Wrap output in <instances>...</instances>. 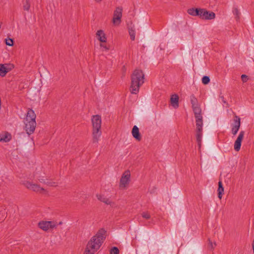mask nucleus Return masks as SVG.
<instances>
[{
    "label": "nucleus",
    "instance_id": "30",
    "mask_svg": "<svg viewBox=\"0 0 254 254\" xmlns=\"http://www.w3.org/2000/svg\"><path fill=\"white\" fill-rule=\"evenodd\" d=\"M141 215L142 217L146 219H149L150 218V215L148 212H143Z\"/></svg>",
    "mask_w": 254,
    "mask_h": 254
},
{
    "label": "nucleus",
    "instance_id": "26",
    "mask_svg": "<svg viewBox=\"0 0 254 254\" xmlns=\"http://www.w3.org/2000/svg\"><path fill=\"white\" fill-rule=\"evenodd\" d=\"M5 43L7 46H12L14 44V41L11 38H6L5 39Z\"/></svg>",
    "mask_w": 254,
    "mask_h": 254
},
{
    "label": "nucleus",
    "instance_id": "27",
    "mask_svg": "<svg viewBox=\"0 0 254 254\" xmlns=\"http://www.w3.org/2000/svg\"><path fill=\"white\" fill-rule=\"evenodd\" d=\"M210 82V79L208 76H203L202 78V82L204 84H207Z\"/></svg>",
    "mask_w": 254,
    "mask_h": 254
},
{
    "label": "nucleus",
    "instance_id": "21",
    "mask_svg": "<svg viewBox=\"0 0 254 254\" xmlns=\"http://www.w3.org/2000/svg\"><path fill=\"white\" fill-rule=\"evenodd\" d=\"M196 118V122L197 129L200 131L202 126V121L201 113L194 114Z\"/></svg>",
    "mask_w": 254,
    "mask_h": 254
},
{
    "label": "nucleus",
    "instance_id": "22",
    "mask_svg": "<svg viewBox=\"0 0 254 254\" xmlns=\"http://www.w3.org/2000/svg\"><path fill=\"white\" fill-rule=\"evenodd\" d=\"M224 189L222 183L221 181H219L218 183V188L217 190L218 197L219 198V199H222V196L224 194Z\"/></svg>",
    "mask_w": 254,
    "mask_h": 254
},
{
    "label": "nucleus",
    "instance_id": "17",
    "mask_svg": "<svg viewBox=\"0 0 254 254\" xmlns=\"http://www.w3.org/2000/svg\"><path fill=\"white\" fill-rule=\"evenodd\" d=\"M234 121V123L232 127L231 132L233 135H236L240 127V118L238 117H235Z\"/></svg>",
    "mask_w": 254,
    "mask_h": 254
},
{
    "label": "nucleus",
    "instance_id": "20",
    "mask_svg": "<svg viewBox=\"0 0 254 254\" xmlns=\"http://www.w3.org/2000/svg\"><path fill=\"white\" fill-rule=\"evenodd\" d=\"M11 138L10 134L7 132H4L0 134V142H6L9 141Z\"/></svg>",
    "mask_w": 254,
    "mask_h": 254
},
{
    "label": "nucleus",
    "instance_id": "34",
    "mask_svg": "<svg viewBox=\"0 0 254 254\" xmlns=\"http://www.w3.org/2000/svg\"><path fill=\"white\" fill-rule=\"evenodd\" d=\"M102 0H94V1L97 3H100Z\"/></svg>",
    "mask_w": 254,
    "mask_h": 254
},
{
    "label": "nucleus",
    "instance_id": "14",
    "mask_svg": "<svg viewBox=\"0 0 254 254\" xmlns=\"http://www.w3.org/2000/svg\"><path fill=\"white\" fill-rule=\"evenodd\" d=\"M131 135L135 141L139 142L142 139V136L139 131V128L136 126H134L131 129Z\"/></svg>",
    "mask_w": 254,
    "mask_h": 254
},
{
    "label": "nucleus",
    "instance_id": "7",
    "mask_svg": "<svg viewBox=\"0 0 254 254\" xmlns=\"http://www.w3.org/2000/svg\"><path fill=\"white\" fill-rule=\"evenodd\" d=\"M199 17L203 20H214L216 18V14L212 11L201 8Z\"/></svg>",
    "mask_w": 254,
    "mask_h": 254
},
{
    "label": "nucleus",
    "instance_id": "16",
    "mask_svg": "<svg viewBox=\"0 0 254 254\" xmlns=\"http://www.w3.org/2000/svg\"><path fill=\"white\" fill-rule=\"evenodd\" d=\"M36 115L34 111L31 109H28L25 118L24 122H36Z\"/></svg>",
    "mask_w": 254,
    "mask_h": 254
},
{
    "label": "nucleus",
    "instance_id": "2",
    "mask_svg": "<svg viewBox=\"0 0 254 254\" xmlns=\"http://www.w3.org/2000/svg\"><path fill=\"white\" fill-rule=\"evenodd\" d=\"M144 79L145 74L143 70L140 68L134 69L131 75L130 92L132 94L137 93L140 86L144 83Z\"/></svg>",
    "mask_w": 254,
    "mask_h": 254
},
{
    "label": "nucleus",
    "instance_id": "19",
    "mask_svg": "<svg viewBox=\"0 0 254 254\" xmlns=\"http://www.w3.org/2000/svg\"><path fill=\"white\" fill-rule=\"evenodd\" d=\"M96 198L99 201L103 202L107 205H111L112 203V201L108 198L105 197L103 195L100 193H97L96 195Z\"/></svg>",
    "mask_w": 254,
    "mask_h": 254
},
{
    "label": "nucleus",
    "instance_id": "28",
    "mask_svg": "<svg viewBox=\"0 0 254 254\" xmlns=\"http://www.w3.org/2000/svg\"><path fill=\"white\" fill-rule=\"evenodd\" d=\"M208 245H209V247L210 249H214L216 246V243L215 242H213L212 241H209Z\"/></svg>",
    "mask_w": 254,
    "mask_h": 254
},
{
    "label": "nucleus",
    "instance_id": "31",
    "mask_svg": "<svg viewBox=\"0 0 254 254\" xmlns=\"http://www.w3.org/2000/svg\"><path fill=\"white\" fill-rule=\"evenodd\" d=\"M241 79L243 82H246L248 80L249 77L245 74H242L241 75Z\"/></svg>",
    "mask_w": 254,
    "mask_h": 254
},
{
    "label": "nucleus",
    "instance_id": "23",
    "mask_svg": "<svg viewBox=\"0 0 254 254\" xmlns=\"http://www.w3.org/2000/svg\"><path fill=\"white\" fill-rule=\"evenodd\" d=\"M30 0H24L23 1L22 6L24 10L28 11L30 8Z\"/></svg>",
    "mask_w": 254,
    "mask_h": 254
},
{
    "label": "nucleus",
    "instance_id": "15",
    "mask_svg": "<svg viewBox=\"0 0 254 254\" xmlns=\"http://www.w3.org/2000/svg\"><path fill=\"white\" fill-rule=\"evenodd\" d=\"M95 35L99 42H107V36L103 30L98 29L97 30Z\"/></svg>",
    "mask_w": 254,
    "mask_h": 254
},
{
    "label": "nucleus",
    "instance_id": "9",
    "mask_svg": "<svg viewBox=\"0 0 254 254\" xmlns=\"http://www.w3.org/2000/svg\"><path fill=\"white\" fill-rule=\"evenodd\" d=\"M56 226V223L52 221H40L38 224V227L44 231H47L49 230L54 228Z\"/></svg>",
    "mask_w": 254,
    "mask_h": 254
},
{
    "label": "nucleus",
    "instance_id": "5",
    "mask_svg": "<svg viewBox=\"0 0 254 254\" xmlns=\"http://www.w3.org/2000/svg\"><path fill=\"white\" fill-rule=\"evenodd\" d=\"M123 8L121 7H116L114 10L112 19V23L114 26L118 27L121 24L123 16Z\"/></svg>",
    "mask_w": 254,
    "mask_h": 254
},
{
    "label": "nucleus",
    "instance_id": "3",
    "mask_svg": "<svg viewBox=\"0 0 254 254\" xmlns=\"http://www.w3.org/2000/svg\"><path fill=\"white\" fill-rule=\"evenodd\" d=\"M92 126V136L94 141H97L102 134L101 116L99 115H93L91 118Z\"/></svg>",
    "mask_w": 254,
    "mask_h": 254
},
{
    "label": "nucleus",
    "instance_id": "25",
    "mask_svg": "<svg viewBox=\"0 0 254 254\" xmlns=\"http://www.w3.org/2000/svg\"><path fill=\"white\" fill-rule=\"evenodd\" d=\"M129 35L130 38L132 41L135 40V32L133 28H130L129 29Z\"/></svg>",
    "mask_w": 254,
    "mask_h": 254
},
{
    "label": "nucleus",
    "instance_id": "4",
    "mask_svg": "<svg viewBox=\"0 0 254 254\" xmlns=\"http://www.w3.org/2000/svg\"><path fill=\"white\" fill-rule=\"evenodd\" d=\"M131 178V172L129 170L125 171L120 179L119 188L121 190H127L129 186Z\"/></svg>",
    "mask_w": 254,
    "mask_h": 254
},
{
    "label": "nucleus",
    "instance_id": "11",
    "mask_svg": "<svg viewBox=\"0 0 254 254\" xmlns=\"http://www.w3.org/2000/svg\"><path fill=\"white\" fill-rule=\"evenodd\" d=\"M36 122H24V129L28 134H32L35 129Z\"/></svg>",
    "mask_w": 254,
    "mask_h": 254
},
{
    "label": "nucleus",
    "instance_id": "13",
    "mask_svg": "<svg viewBox=\"0 0 254 254\" xmlns=\"http://www.w3.org/2000/svg\"><path fill=\"white\" fill-rule=\"evenodd\" d=\"M170 104L174 109H177L179 107V96L178 94L174 93L171 95Z\"/></svg>",
    "mask_w": 254,
    "mask_h": 254
},
{
    "label": "nucleus",
    "instance_id": "29",
    "mask_svg": "<svg viewBox=\"0 0 254 254\" xmlns=\"http://www.w3.org/2000/svg\"><path fill=\"white\" fill-rule=\"evenodd\" d=\"M119 253V249L116 247L112 248L110 251V254H118Z\"/></svg>",
    "mask_w": 254,
    "mask_h": 254
},
{
    "label": "nucleus",
    "instance_id": "33",
    "mask_svg": "<svg viewBox=\"0 0 254 254\" xmlns=\"http://www.w3.org/2000/svg\"><path fill=\"white\" fill-rule=\"evenodd\" d=\"M251 246H252V250L253 252V254H254V239L253 240V241L252 242Z\"/></svg>",
    "mask_w": 254,
    "mask_h": 254
},
{
    "label": "nucleus",
    "instance_id": "8",
    "mask_svg": "<svg viewBox=\"0 0 254 254\" xmlns=\"http://www.w3.org/2000/svg\"><path fill=\"white\" fill-rule=\"evenodd\" d=\"M14 68V64L10 63L0 64V77H4Z\"/></svg>",
    "mask_w": 254,
    "mask_h": 254
},
{
    "label": "nucleus",
    "instance_id": "12",
    "mask_svg": "<svg viewBox=\"0 0 254 254\" xmlns=\"http://www.w3.org/2000/svg\"><path fill=\"white\" fill-rule=\"evenodd\" d=\"M245 132L241 131L239 133L234 144V149L236 151H240L243 140L244 138Z\"/></svg>",
    "mask_w": 254,
    "mask_h": 254
},
{
    "label": "nucleus",
    "instance_id": "18",
    "mask_svg": "<svg viewBox=\"0 0 254 254\" xmlns=\"http://www.w3.org/2000/svg\"><path fill=\"white\" fill-rule=\"evenodd\" d=\"M201 8L190 7L188 9L187 13L192 16L199 17Z\"/></svg>",
    "mask_w": 254,
    "mask_h": 254
},
{
    "label": "nucleus",
    "instance_id": "32",
    "mask_svg": "<svg viewBox=\"0 0 254 254\" xmlns=\"http://www.w3.org/2000/svg\"><path fill=\"white\" fill-rule=\"evenodd\" d=\"M233 13L235 15L237 16V17H239L240 15L239 10L237 8H235L233 9Z\"/></svg>",
    "mask_w": 254,
    "mask_h": 254
},
{
    "label": "nucleus",
    "instance_id": "1",
    "mask_svg": "<svg viewBox=\"0 0 254 254\" xmlns=\"http://www.w3.org/2000/svg\"><path fill=\"white\" fill-rule=\"evenodd\" d=\"M106 233L104 229L99 230L88 242L83 254H94L97 251L105 238Z\"/></svg>",
    "mask_w": 254,
    "mask_h": 254
},
{
    "label": "nucleus",
    "instance_id": "24",
    "mask_svg": "<svg viewBox=\"0 0 254 254\" xmlns=\"http://www.w3.org/2000/svg\"><path fill=\"white\" fill-rule=\"evenodd\" d=\"M100 47L102 51L104 52H107L110 50V47L107 44V42H100Z\"/></svg>",
    "mask_w": 254,
    "mask_h": 254
},
{
    "label": "nucleus",
    "instance_id": "10",
    "mask_svg": "<svg viewBox=\"0 0 254 254\" xmlns=\"http://www.w3.org/2000/svg\"><path fill=\"white\" fill-rule=\"evenodd\" d=\"M190 100L194 114H199V113H201V110L198 102L197 99L194 96L191 95L190 97Z\"/></svg>",
    "mask_w": 254,
    "mask_h": 254
},
{
    "label": "nucleus",
    "instance_id": "6",
    "mask_svg": "<svg viewBox=\"0 0 254 254\" xmlns=\"http://www.w3.org/2000/svg\"><path fill=\"white\" fill-rule=\"evenodd\" d=\"M24 186L28 189L37 193L44 194L47 192L46 190L41 187L39 185L29 181L25 182Z\"/></svg>",
    "mask_w": 254,
    "mask_h": 254
}]
</instances>
